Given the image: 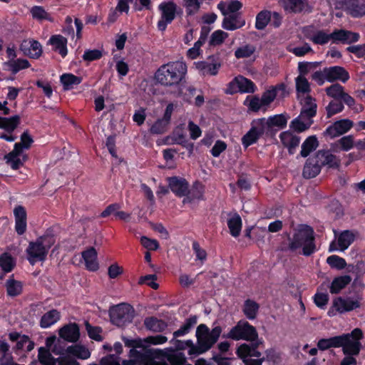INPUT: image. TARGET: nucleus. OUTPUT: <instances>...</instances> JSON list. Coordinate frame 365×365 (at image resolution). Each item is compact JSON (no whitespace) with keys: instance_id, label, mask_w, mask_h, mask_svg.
<instances>
[{"instance_id":"1","label":"nucleus","mask_w":365,"mask_h":365,"mask_svg":"<svg viewBox=\"0 0 365 365\" xmlns=\"http://www.w3.org/2000/svg\"><path fill=\"white\" fill-rule=\"evenodd\" d=\"M227 337L233 340H246L252 341V344H242L237 349V356L243 360L245 365H262L264 357L257 350L262 341L258 340L257 331L247 321L240 320L228 332Z\"/></svg>"},{"instance_id":"2","label":"nucleus","mask_w":365,"mask_h":365,"mask_svg":"<svg viewBox=\"0 0 365 365\" xmlns=\"http://www.w3.org/2000/svg\"><path fill=\"white\" fill-rule=\"evenodd\" d=\"M187 71L185 62L171 61L160 66L155 73L154 78L157 83L163 86H175L185 81Z\"/></svg>"},{"instance_id":"3","label":"nucleus","mask_w":365,"mask_h":365,"mask_svg":"<svg viewBox=\"0 0 365 365\" xmlns=\"http://www.w3.org/2000/svg\"><path fill=\"white\" fill-rule=\"evenodd\" d=\"M314 232L313 229L305 225H300L292 238L289 239L288 248L292 252L302 249V254L304 256H310L316 251L314 242Z\"/></svg>"},{"instance_id":"4","label":"nucleus","mask_w":365,"mask_h":365,"mask_svg":"<svg viewBox=\"0 0 365 365\" xmlns=\"http://www.w3.org/2000/svg\"><path fill=\"white\" fill-rule=\"evenodd\" d=\"M53 235L46 232L34 242H30L26 250L27 259L31 265L38 262H43L46 259L50 248L55 244Z\"/></svg>"},{"instance_id":"5","label":"nucleus","mask_w":365,"mask_h":365,"mask_svg":"<svg viewBox=\"0 0 365 365\" xmlns=\"http://www.w3.org/2000/svg\"><path fill=\"white\" fill-rule=\"evenodd\" d=\"M222 331V329L220 326H216L210 330L207 325L200 324L197 327L195 333L197 352L202 354L210 349L217 341Z\"/></svg>"},{"instance_id":"6","label":"nucleus","mask_w":365,"mask_h":365,"mask_svg":"<svg viewBox=\"0 0 365 365\" xmlns=\"http://www.w3.org/2000/svg\"><path fill=\"white\" fill-rule=\"evenodd\" d=\"M364 333L359 328L354 329L350 333L339 335V348L344 354H359L362 344L361 340Z\"/></svg>"},{"instance_id":"7","label":"nucleus","mask_w":365,"mask_h":365,"mask_svg":"<svg viewBox=\"0 0 365 365\" xmlns=\"http://www.w3.org/2000/svg\"><path fill=\"white\" fill-rule=\"evenodd\" d=\"M110 320L118 327H123L132 322L134 309L128 304L122 303L113 307L110 311Z\"/></svg>"},{"instance_id":"8","label":"nucleus","mask_w":365,"mask_h":365,"mask_svg":"<svg viewBox=\"0 0 365 365\" xmlns=\"http://www.w3.org/2000/svg\"><path fill=\"white\" fill-rule=\"evenodd\" d=\"M242 6V3L237 0L229 3H220L217 7L225 16L222 23H245V21L242 19L240 13L238 12Z\"/></svg>"},{"instance_id":"9","label":"nucleus","mask_w":365,"mask_h":365,"mask_svg":"<svg viewBox=\"0 0 365 365\" xmlns=\"http://www.w3.org/2000/svg\"><path fill=\"white\" fill-rule=\"evenodd\" d=\"M255 91V86L254 83L242 76H238L230 81L225 90L227 94H234L237 92L254 93Z\"/></svg>"},{"instance_id":"10","label":"nucleus","mask_w":365,"mask_h":365,"mask_svg":"<svg viewBox=\"0 0 365 365\" xmlns=\"http://www.w3.org/2000/svg\"><path fill=\"white\" fill-rule=\"evenodd\" d=\"M265 130V119L257 120L252 128L242 137V142L245 148L257 142Z\"/></svg>"},{"instance_id":"11","label":"nucleus","mask_w":365,"mask_h":365,"mask_svg":"<svg viewBox=\"0 0 365 365\" xmlns=\"http://www.w3.org/2000/svg\"><path fill=\"white\" fill-rule=\"evenodd\" d=\"M355 238L356 233L354 231L344 230L339 235L337 243L334 241L330 244L329 251L334 252L337 250L344 251L351 245Z\"/></svg>"},{"instance_id":"12","label":"nucleus","mask_w":365,"mask_h":365,"mask_svg":"<svg viewBox=\"0 0 365 365\" xmlns=\"http://www.w3.org/2000/svg\"><path fill=\"white\" fill-rule=\"evenodd\" d=\"M353 127V122L349 119L337 120L329 125L324 131V135L334 138L348 132Z\"/></svg>"},{"instance_id":"13","label":"nucleus","mask_w":365,"mask_h":365,"mask_svg":"<svg viewBox=\"0 0 365 365\" xmlns=\"http://www.w3.org/2000/svg\"><path fill=\"white\" fill-rule=\"evenodd\" d=\"M174 110L173 103H169L165 110L162 118L157 120L150 128V133L153 134L164 133L170 123L171 115Z\"/></svg>"},{"instance_id":"14","label":"nucleus","mask_w":365,"mask_h":365,"mask_svg":"<svg viewBox=\"0 0 365 365\" xmlns=\"http://www.w3.org/2000/svg\"><path fill=\"white\" fill-rule=\"evenodd\" d=\"M19 144H15L14 150L4 156L6 163L13 170L22 167L27 159V156L19 151Z\"/></svg>"},{"instance_id":"15","label":"nucleus","mask_w":365,"mask_h":365,"mask_svg":"<svg viewBox=\"0 0 365 365\" xmlns=\"http://www.w3.org/2000/svg\"><path fill=\"white\" fill-rule=\"evenodd\" d=\"M159 10L161 12L162 21L165 23L171 22L177 14H182V9L171 1L161 3L159 5Z\"/></svg>"},{"instance_id":"16","label":"nucleus","mask_w":365,"mask_h":365,"mask_svg":"<svg viewBox=\"0 0 365 365\" xmlns=\"http://www.w3.org/2000/svg\"><path fill=\"white\" fill-rule=\"evenodd\" d=\"M168 186L171 191L178 197H185L188 192V182L182 178L170 177L167 178Z\"/></svg>"},{"instance_id":"17","label":"nucleus","mask_w":365,"mask_h":365,"mask_svg":"<svg viewBox=\"0 0 365 365\" xmlns=\"http://www.w3.org/2000/svg\"><path fill=\"white\" fill-rule=\"evenodd\" d=\"M342 6L353 17L365 16V0H344Z\"/></svg>"},{"instance_id":"18","label":"nucleus","mask_w":365,"mask_h":365,"mask_svg":"<svg viewBox=\"0 0 365 365\" xmlns=\"http://www.w3.org/2000/svg\"><path fill=\"white\" fill-rule=\"evenodd\" d=\"M9 338L12 341H16V346L14 349L16 351L24 350L29 352L34 348V342L30 339L26 335H21L18 332H11L9 334Z\"/></svg>"},{"instance_id":"19","label":"nucleus","mask_w":365,"mask_h":365,"mask_svg":"<svg viewBox=\"0 0 365 365\" xmlns=\"http://www.w3.org/2000/svg\"><path fill=\"white\" fill-rule=\"evenodd\" d=\"M24 53L30 58H38L42 54V47L39 42L34 39H26L20 46Z\"/></svg>"},{"instance_id":"20","label":"nucleus","mask_w":365,"mask_h":365,"mask_svg":"<svg viewBox=\"0 0 365 365\" xmlns=\"http://www.w3.org/2000/svg\"><path fill=\"white\" fill-rule=\"evenodd\" d=\"M314 158L321 168L325 165L329 168H338L340 165V160L329 150H319L315 154Z\"/></svg>"},{"instance_id":"21","label":"nucleus","mask_w":365,"mask_h":365,"mask_svg":"<svg viewBox=\"0 0 365 365\" xmlns=\"http://www.w3.org/2000/svg\"><path fill=\"white\" fill-rule=\"evenodd\" d=\"M360 307V302L358 300H353L351 298L337 297L333 301V307L342 314L344 312L352 311Z\"/></svg>"},{"instance_id":"22","label":"nucleus","mask_w":365,"mask_h":365,"mask_svg":"<svg viewBox=\"0 0 365 365\" xmlns=\"http://www.w3.org/2000/svg\"><path fill=\"white\" fill-rule=\"evenodd\" d=\"M302 104L301 118L312 119L317 114V106L314 98L309 95L300 100Z\"/></svg>"},{"instance_id":"23","label":"nucleus","mask_w":365,"mask_h":365,"mask_svg":"<svg viewBox=\"0 0 365 365\" xmlns=\"http://www.w3.org/2000/svg\"><path fill=\"white\" fill-rule=\"evenodd\" d=\"M60 337L68 342H76L80 336L79 327L76 323L63 326L58 331Z\"/></svg>"},{"instance_id":"24","label":"nucleus","mask_w":365,"mask_h":365,"mask_svg":"<svg viewBox=\"0 0 365 365\" xmlns=\"http://www.w3.org/2000/svg\"><path fill=\"white\" fill-rule=\"evenodd\" d=\"M325 72L327 73V81L329 82L341 81L345 83L349 78V73L341 66L325 68Z\"/></svg>"},{"instance_id":"25","label":"nucleus","mask_w":365,"mask_h":365,"mask_svg":"<svg viewBox=\"0 0 365 365\" xmlns=\"http://www.w3.org/2000/svg\"><path fill=\"white\" fill-rule=\"evenodd\" d=\"M15 217V230L18 235H23L26 230V212L25 208L19 205L14 210Z\"/></svg>"},{"instance_id":"26","label":"nucleus","mask_w":365,"mask_h":365,"mask_svg":"<svg viewBox=\"0 0 365 365\" xmlns=\"http://www.w3.org/2000/svg\"><path fill=\"white\" fill-rule=\"evenodd\" d=\"M280 1L284 10L288 12L299 13L310 10L307 0H280Z\"/></svg>"},{"instance_id":"27","label":"nucleus","mask_w":365,"mask_h":365,"mask_svg":"<svg viewBox=\"0 0 365 365\" xmlns=\"http://www.w3.org/2000/svg\"><path fill=\"white\" fill-rule=\"evenodd\" d=\"M82 257L84 259L87 269L92 272L98 269L99 264L97 260V252L94 247H90L82 252Z\"/></svg>"},{"instance_id":"28","label":"nucleus","mask_w":365,"mask_h":365,"mask_svg":"<svg viewBox=\"0 0 365 365\" xmlns=\"http://www.w3.org/2000/svg\"><path fill=\"white\" fill-rule=\"evenodd\" d=\"M279 138L282 144L288 148L289 153L293 154L294 150L300 143V138L289 131L282 132Z\"/></svg>"},{"instance_id":"29","label":"nucleus","mask_w":365,"mask_h":365,"mask_svg":"<svg viewBox=\"0 0 365 365\" xmlns=\"http://www.w3.org/2000/svg\"><path fill=\"white\" fill-rule=\"evenodd\" d=\"M50 43L53 46V49L62 56L65 57L68 53L67 50V39L61 35H53L49 41Z\"/></svg>"},{"instance_id":"30","label":"nucleus","mask_w":365,"mask_h":365,"mask_svg":"<svg viewBox=\"0 0 365 365\" xmlns=\"http://www.w3.org/2000/svg\"><path fill=\"white\" fill-rule=\"evenodd\" d=\"M196 68L203 76H216L221 64L218 62L200 61L196 63Z\"/></svg>"},{"instance_id":"31","label":"nucleus","mask_w":365,"mask_h":365,"mask_svg":"<svg viewBox=\"0 0 365 365\" xmlns=\"http://www.w3.org/2000/svg\"><path fill=\"white\" fill-rule=\"evenodd\" d=\"M321 170V166L319 165L314 157L309 158L304 167L303 176L309 179L316 177Z\"/></svg>"},{"instance_id":"32","label":"nucleus","mask_w":365,"mask_h":365,"mask_svg":"<svg viewBox=\"0 0 365 365\" xmlns=\"http://www.w3.org/2000/svg\"><path fill=\"white\" fill-rule=\"evenodd\" d=\"M204 189L202 185L196 183L190 190L188 188V192L185 195V198L182 200L183 204L192 203L195 200H202L203 198Z\"/></svg>"},{"instance_id":"33","label":"nucleus","mask_w":365,"mask_h":365,"mask_svg":"<svg viewBox=\"0 0 365 365\" xmlns=\"http://www.w3.org/2000/svg\"><path fill=\"white\" fill-rule=\"evenodd\" d=\"M144 325L146 329L154 332H161L168 327L167 322L155 317L145 318Z\"/></svg>"},{"instance_id":"34","label":"nucleus","mask_w":365,"mask_h":365,"mask_svg":"<svg viewBox=\"0 0 365 365\" xmlns=\"http://www.w3.org/2000/svg\"><path fill=\"white\" fill-rule=\"evenodd\" d=\"M285 91L284 84L281 83L274 87H272L270 89L267 90L262 93L261 100L265 106V109L270 105L271 103L274 101L277 96V91Z\"/></svg>"},{"instance_id":"35","label":"nucleus","mask_w":365,"mask_h":365,"mask_svg":"<svg viewBox=\"0 0 365 365\" xmlns=\"http://www.w3.org/2000/svg\"><path fill=\"white\" fill-rule=\"evenodd\" d=\"M351 281L349 275H343L335 277L329 286V291L331 294H338L346 287Z\"/></svg>"},{"instance_id":"36","label":"nucleus","mask_w":365,"mask_h":365,"mask_svg":"<svg viewBox=\"0 0 365 365\" xmlns=\"http://www.w3.org/2000/svg\"><path fill=\"white\" fill-rule=\"evenodd\" d=\"M242 225V219L238 214H230V217L227 220V226L232 236L237 237L240 235Z\"/></svg>"},{"instance_id":"37","label":"nucleus","mask_w":365,"mask_h":365,"mask_svg":"<svg viewBox=\"0 0 365 365\" xmlns=\"http://www.w3.org/2000/svg\"><path fill=\"white\" fill-rule=\"evenodd\" d=\"M272 21L273 23H279L282 21L281 15L277 12H273L268 10H262L256 16L255 23H269Z\"/></svg>"},{"instance_id":"38","label":"nucleus","mask_w":365,"mask_h":365,"mask_svg":"<svg viewBox=\"0 0 365 365\" xmlns=\"http://www.w3.org/2000/svg\"><path fill=\"white\" fill-rule=\"evenodd\" d=\"M259 306V304L251 299H247L242 308V312L246 317L249 319H255L257 317Z\"/></svg>"},{"instance_id":"39","label":"nucleus","mask_w":365,"mask_h":365,"mask_svg":"<svg viewBox=\"0 0 365 365\" xmlns=\"http://www.w3.org/2000/svg\"><path fill=\"white\" fill-rule=\"evenodd\" d=\"M38 359L42 365H56V363L59 361V359H55L50 351L45 347L38 349Z\"/></svg>"},{"instance_id":"40","label":"nucleus","mask_w":365,"mask_h":365,"mask_svg":"<svg viewBox=\"0 0 365 365\" xmlns=\"http://www.w3.org/2000/svg\"><path fill=\"white\" fill-rule=\"evenodd\" d=\"M319 145L317 138L312 135L308 137L302 145V150L300 152L301 156L306 158L311 152L314 150Z\"/></svg>"},{"instance_id":"41","label":"nucleus","mask_w":365,"mask_h":365,"mask_svg":"<svg viewBox=\"0 0 365 365\" xmlns=\"http://www.w3.org/2000/svg\"><path fill=\"white\" fill-rule=\"evenodd\" d=\"M59 319V312L56 309H52L42 316L40 322L41 327L48 328L54 324Z\"/></svg>"},{"instance_id":"42","label":"nucleus","mask_w":365,"mask_h":365,"mask_svg":"<svg viewBox=\"0 0 365 365\" xmlns=\"http://www.w3.org/2000/svg\"><path fill=\"white\" fill-rule=\"evenodd\" d=\"M306 36L315 44L323 45L331 41V34L324 31H317L313 34H306Z\"/></svg>"},{"instance_id":"43","label":"nucleus","mask_w":365,"mask_h":365,"mask_svg":"<svg viewBox=\"0 0 365 365\" xmlns=\"http://www.w3.org/2000/svg\"><path fill=\"white\" fill-rule=\"evenodd\" d=\"M313 123V120L308 118H301V114L299 116L294 119L292 122V128L297 132H303L307 130L311 125Z\"/></svg>"},{"instance_id":"44","label":"nucleus","mask_w":365,"mask_h":365,"mask_svg":"<svg viewBox=\"0 0 365 365\" xmlns=\"http://www.w3.org/2000/svg\"><path fill=\"white\" fill-rule=\"evenodd\" d=\"M19 121V115H14L9 118L0 117V128L8 132H12L18 126Z\"/></svg>"},{"instance_id":"45","label":"nucleus","mask_w":365,"mask_h":365,"mask_svg":"<svg viewBox=\"0 0 365 365\" xmlns=\"http://www.w3.org/2000/svg\"><path fill=\"white\" fill-rule=\"evenodd\" d=\"M82 78L71 73H65L61 76V82L64 89H71L74 85L81 83Z\"/></svg>"},{"instance_id":"46","label":"nucleus","mask_w":365,"mask_h":365,"mask_svg":"<svg viewBox=\"0 0 365 365\" xmlns=\"http://www.w3.org/2000/svg\"><path fill=\"white\" fill-rule=\"evenodd\" d=\"M15 264V259L8 252H4L0 256V267L4 272H10Z\"/></svg>"},{"instance_id":"47","label":"nucleus","mask_w":365,"mask_h":365,"mask_svg":"<svg viewBox=\"0 0 365 365\" xmlns=\"http://www.w3.org/2000/svg\"><path fill=\"white\" fill-rule=\"evenodd\" d=\"M67 351L70 354L81 359H87L91 356L89 350L83 346H71L68 347Z\"/></svg>"},{"instance_id":"48","label":"nucleus","mask_w":365,"mask_h":365,"mask_svg":"<svg viewBox=\"0 0 365 365\" xmlns=\"http://www.w3.org/2000/svg\"><path fill=\"white\" fill-rule=\"evenodd\" d=\"M339 336H332L328 339H321L317 343V347L322 351L331 348H339Z\"/></svg>"},{"instance_id":"49","label":"nucleus","mask_w":365,"mask_h":365,"mask_svg":"<svg viewBox=\"0 0 365 365\" xmlns=\"http://www.w3.org/2000/svg\"><path fill=\"white\" fill-rule=\"evenodd\" d=\"M6 292L9 296L16 297L22 292L21 283L14 279H9L6 282Z\"/></svg>"},{"instance_id":"50","label":"nucleus","mask_w":365,"mask_h":365,"mask_svg":"<svg viewBox=\"0 0 365 365\" xmlns=\"http://www.w3.org/2000/svg\"><path fill=\"white\" fill-rule=\"evenodd\" d=\"M32 16L37 21H53L55 19L42 6H34L31 9Z\"/></svg>"},{"instance_id":"51","label":"nucleus","mask_w":365,"mask_h":365,"mask_svg":"<svg viewBox=\"0 0 365 365\" xmlns=\"http://www.w3.org/2000/svg\"><path fill=\"white\" fill-rule=\"evenodd\" d=\"M6 65L13 73H16L20 70L29 67V61L26 59L21 58L17 60H11L6 63Z\"/></svg>"},{"instance_id":"52","label":"nucleus","mask_w":365,"mask_h":365,"mask_svg":"<svg viewBox=\"0 0 365 365\" xmlns=\"http://www.w3.org/2000/svg\"><path fill=\"white\" fill-rule=\"evenodd\" d=\"M256 51L253 45L247 44L237 48L235 51V56L237 58H244L250 57Z\"/></svg>"},{"instance_id":"53","label":"nucleus","mask_w":365,"mask_h":365,"mask_svg":"<svg viewBox=\"0 0 365 365\" xmlns=\"http://www.w3.org/2000/svg\"><path fill=\"white\" fill-rule=\"evenodd\" d=\"M245 103L247 106L248 108L253 112H257L262 108H265L261 98L257 96H248Z\"/></svg>"},{"instance_id":"54","label":"nucleus","mask_w":365,"mask_h":365,"mask_svg":"<svg viewBox=\"0 0 365 365\" xmlns=\"http://www.w3.org/2000/svg\"><path fill=\"white\" fill-rule=\"evenodd\" d=\"M296 90L298 93L306 94L311 91L310 85L304 76H299L295 79Z\"/></svg>"},{"instance_id":"55","label":"nucleus","mask_w":365,"mask_h":365,"mask_svg":"<svg viewBox=\"0 0 365 365\" xmlns=\"http://www.w3.org/2000/svg\"><path fill=\"white\" fill-rule=\"evenodd\" d=\"M103 50L102 49H87L84 51L82 58L84 61L89 63L93 61L99 60L102 58Z\"/></svg>"},{"instance_id":"56","label":"nucleus","mask_w":365,"mask_h":365,"mask_svg":"<svg viewBox=\"0 0 365 365\" xmlns=\"http://www.w3.org/2000/svg\"><path fill=\"white\" fill-rule=\"evenodd\" d=\"M172 341H174V344L176 349L179 350H183L185 349L186 348H189V354H199L198 352H197L196 346L194 345L192 341L191 340H187L183 341L180 340H172Z\"/></svg>"},{"instance_id":"57","label":"nucleus","mask_w":365,"mask_h":365,"mask_svg":"<svg viewBox=\"0 0 365 365\" xmlns=\"http://www.w3.org/2000/svg\"><path fill=\"white\" fill-rule=\"evenodd\" d=\"M287 125V119L283 115H276L265 120V126L273 127L277 126L283 128Z\"/></svg>"},{"instance_id":"58","label":"nucleus","mask_w":365,"mask_h":365,"mask_svg":"<svg viewBox=\"0 0 365 365\" xmlns=\"http://www.w3.org/2000/svg\"><path fill=\"white\" fill-rule=\"evenodd\" d=\"M228 34L222 30L215 31L210 36L209 44L212 46H219L224 42Z\"/></svg>"},{"instance_id":"59","label":"nucleus","mask_w":365,"mask_h":365,"mask_svg":"<svg viewBox=\"0 0 365 365\" xmlns=\"http://www.w3.org/2000/svg\"><path fill=\"white\" fill-rule=\"evenodd\" d=\"M166 358L171 365H183L186 361L185 355L179 351H173Z\"/></svg>"},{"instance_id":"60","label":"nucleus","mask_w":365,"mask_h":365,"mask_svg":"<svg viewBox=\"0 0 365 365\" xmlns=\"http://www.w3.org/2000/svg\"><path fill=\"white\" fill-rule=\"evenodd\" d=\"M336 143L342 150L348 151L354 146V138L352 135H346L338 140Z\"/></svg>"},{"instance_id":"61","label":"nucleus","mask_w":365,"mask_h":365,"mask_svg":"<svg viewBox=\"0 0 365 365\" xmlns=\"http://www.w3.org/2000/svg\"><path fill=\"white\" fill-rule=\"evenodd\" d=\"M327 96L334 99H340L344 91V88L339 83H335L326 88Z\"/></svg>"},{"instance_id":"62","label":"nucleus","mask_w":365,"mask_h":365,"mask_svg":"<svg viewBox=\"0 0 365 365\" xmlns=\"http://www.w3.org/2000/svg\"><path fill=\"white\" fill-rule=\"evenodd\" d=\"M85 326L90 338L98 341L103 340V337L101 335L102 331L101 328L98 327H92L88 322H86Z\"/></svg>"},{"instance_id":"63","label":"nucleus","mask_w":365,"mask_h":365,"mask_svg":"<svg viewBox=\"0 0 365 365\" xmlns=\"http://www.w3.org/2000/svg\"><path fill=\"white\" fill-rule=\"evenodd\" d=\"M344 108V106L341 102L332 101L326 107L327 117L330 118L332 115L341 112Z\"/></svg>"},{"instance_id":"64","label":"nucleus","mask_w":365,"mask_h":365,"mask_svg":"<svg viewBox=\"0 0 365 365\" xmlns=\"http://www.w3.org/2000/svg\"><path fill=\"white\" fill-rule=\"evenodd\" d=\"M327 262L331 267L339 269H344L346 265L345 259L337 255L329 256L327 259Z\"/></svg>"}]
</instances>
